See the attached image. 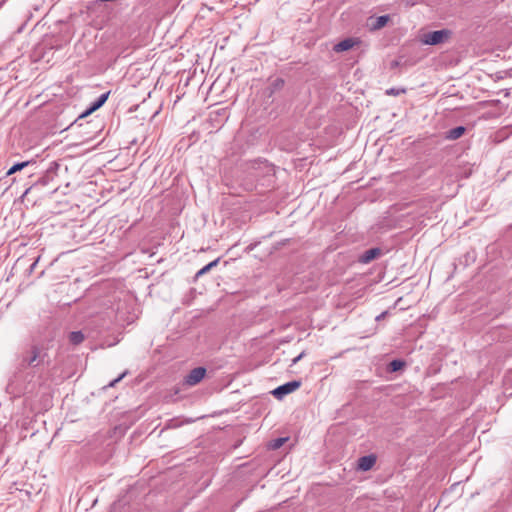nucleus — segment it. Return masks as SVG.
I'll return each instance as SVG.
<instances>
[{"instance_id":"obj_1","label":"nucleus","mask_w":512,"mask_h":512,"mask_svg":"<svg viewBox=\"0 0 512 512\" xmlns=\"http://www.w3.org/2000/svg\"><path fill=\"white\" fill-rule=\"evenodd\" d=\"M451 34V31L448 29L431 31L423 35L421 42L426 45H438L446 41Z\"/></svg>"},{"instance_id":"obj_3","label":"nucleus","mask_w":512,"mask_h":512,"mask_svg":"<svg viewBox=\"0 0 512 512\" xmlns=\"http://www.w3.org/2000/svg\"><path fill=\"white\" fill-rule=\"evenodd\" d=\"M206 375L204 367H197L192 369L184 378V384L191 387L197 385Z\"/></svg>"},{"instance_id":"obj_15","label":"nucleus","mask_w":512,"mask_h":512,"mask_svg":"<svg viewBox=\"0 0 512 512\" xmlns=\"http://www.w3.org/2000/svg\"><path fill=\"white\" fill-rule=\"evenodd\" d=\"M284 85V81L280 78H277L274 82H273V87L275 89H280L282 86Z\"/></svg>"},{"instance_id":"obj_10","label":"nucleus","mask_w":512,"mask_h":512,"mask_svg":"<svg viewBox=\"0 0 512 512\" xmlns=\"http://www.w3.org/2000/svg\"><path fill=\"white\" fill-rule=\"evenodd\" d=\"M465 130L466 129L463 126H458L453 129H450L447 132L446 138L449 140H456V139L460 138L465 133Z\"/></svg>"},{"instance_id":"obj_4","label":"nucleus","mask_w":512,"mask_h":512,"mask_svg":"<svg viewBox=\"0 0 512 512\" xmlns=\"http://www.w3.org/2000/svg\"><path fill=\"white\" fill-rule=\"evenodd\" d=\"M300 386H301V382L300 381H296V380L295 381H290V382H287V383H285L283 385H280L279 387L274 389L272 391V394L276 398L282 399L285 395H288V394L294 392Z\"/></svg>"},{"instance_id":"obj_8","label":"nucleus","mask_w":512,"mask_h":512,"mask_svg":"<svg viewBox=\"0 0 512 512\" xmlns=\"http://www.w3.org/2000/svg\"><path fill=\"white\" fill-rule=\"evenodd\" d=\"M108 96H109V92L100 95L99 98L89 108V110L86 111L84 114H82L81 117H84L85 115H88L92 111H95L98 108H100L107 101Z\"/></svg>"},{"instance_id":"obj_14","label":"nucleus","mask_w":512,"mask_h":512,"mask_svg":"<svg viewBox=\"0 0 512 512\" xmlns=\"http://www.w3.org/2000/svg\"><path fill=\"white\" fill-rule=\"evenodd\" d=\"M403 366H404V362L401 360H393L389 364V368L393 372L400 370Z\"/></svg>"},{"instance_id":"obj_12","label":"nucleus","mask_w":512,"mask_h":512,"mask_svg":"<svg viewBox=\"0 0 512 512\" xmlns=\"http://www.w3.org/2000/svg\"><path fill=\"white\" fill-rule=\"evenodd\" d=\"M31 162L30 161H25V162H20V163H16L14 164L7 172V175H12L18 171H21L22 169H24L25 167H27Z\"/></svg>"},{"instance_id":"obj_17","label":"nucleus","mask_w":512,"mask_h":512,"mask_svg":"<svg viewBox=\"0 0 512 512\" xmlns=\"http://www.w3.org/2000/svg\"><path fill=\"white\" fill-rule=\"evenodd\" d=\"M401 92H404V90L403 89L402 90H398V89H395V88H391V89L386 91V93L388 95H394V96L399 95Z\"/></svg>"},{"instance_id":"obj_7","label":"nucleus","mask_w":512,"mask_h":512,"mask_svg":"<svg viewBox=\"0 0 512 512\" xmlns=\"http://www.w3.org/2000/svg\"><path fill=\"white\" fill-rule=\"evenodd\" d=\"M381 255V249L379 248H371L369 250H366L361 256H360V262L367 264L371 262L372 260L376 259L378 256Z\"/></svg>"},{"instance_id":"obj_11","label":"nucleus","mask_w":512,"mask_h":512,"mask_svg":"<svg viewBox=\"0 0 512 512\" xmlns=\"http://www.w3.org/2000/svg\"><path fill=\"white\" fill-rule=\"evenodd\" d=\"M84 339V334L81 331H73L69 334V341L73 345L81 344Z\"/></svg>"},{"instance_id":"obj_16","label":"nucleus","mask_w":512,"mask_h":512,"mask_svg":"<svg viewBox=\"0 0 512 512\" xmlns=\"http://www.w3.org/2000/svg\"><path fill=\"white\" fill-rule=\"evenodd\" d=\"M126 375V372L122 373L120 376H118L116 379H114L113 381H111L109 383V387H114L116 385V383H118L120 380H122V378Z\"/></svg>"},{"instance_id":"obj_20","label":"nucleus","mask_w":512,"mask_h":512,"mask_svg":"<svg viewBox=\"0 0 512 512\" xmlns=\"http://www.w3.org/2000/svg\"><path fill=\"white\" fill-rule=\"evenodd\" d=\"M385 315H386V312L381 313L380 315H378V316L376 317V320H377V321H380L381 319H383V318L385 317Z\"/></svg>"},{"instance_id":"obj_9","label":"nucleus","mask_w":512,"mask_h":512,"mask_svg":"<svg viewBox=\"0 0 512 512\" xmlns=\"http://www.w3.org/2000/svg\"><path fill=\"white\" fill-rule=\"evenodd\" d=\"M389 19H390V17L388 15H382V16L375 18L373 23H371L370 29L375 31V30H379V29L383 28L384 26H386Z\"/></svg>"},{"instance_id":"obj_19","label":"nucleus","mask_w":512,"mask_h":512,"mask_svg":"<svg viewBox=\"0 0 512 512\" xmlns=\"http://www.w3.org/2000/svg\"><path fill=\"white\" fill-rule=\"evenodd\" d=\"M304 352L300 353L297 357H295L293 360H292V365L296 364L297 362H299L303 356H304Z\"/></svg>"},{"instance_id":"obj_18","label":"nucleus","mask_w":512,"mask_h":512,"mask_svg":"<svg viewBox=\"0 0 512 512\" xmlns=\"http://www.w3.org/2000/svg\"><path fill=\"white\" fill-rule=\"evenodd\" d=\"M285 441V439L283 438H279L275 441V444L273 445L274 448H279L282 446L283 442Z\"/></svg>"},{"instance_id":"obj_5","label":"nucleus","mask_w":512,"mask_h":512,"mask_svg":"<svg viewBox=\"0 0 512 512\" xmlns=\"http://www.w3.org/2000/svg\"><path fill=\"white\" fill-rule=\"evenodd\" d=\"M376 463V456L373 454L362 456L358 459V469L362 471L370 470Z\"/></svg>"},{"instance_id":"obj_2","label":"nucleus","mask_w":512,"mask_h":512,"mask_svg":"<svg viewBox=\"0 0 512 512\" xmlns=\"http://www.w3.org/2000/svg\"><path fill=\"white\" fill-rule=\"evenodd\" d=\"M46 353L37 345H33L26 356L23 357V364L29 367H37L44 362Z\"/></svg>"},{"instance_id":"obj_13","label":"nucleus","mask_w":512,"mask_h":512,"mask_svg":"<svg viewBox=\"0 0 512 512\" xmlns=\"http://www.w3.org/2000/svg\"><path fill=\"white\" fill-rule=\"evenodd\" d=\"M219 262V259H216L210 263H208L207 265H205L203 268H201L197 273H196V277H200L202 275H204L205 273L209 272L213 267H215Z\"/></svg>"},{"instance_id":"obj_6","label":"nucleus","mask_w":512,"mask_h":512,"mask_svg":"<svg viewBox=\"0 0 512 512\" xmlns=\"http://www.w3.org/2000/svg\"><path fill=\"white\" fill-rule=\"evenodd\" d=\"M359 41L354 38H346L334 46V51L337 53L344 52L353 48Z\"/></svg>"}]
</instances>
